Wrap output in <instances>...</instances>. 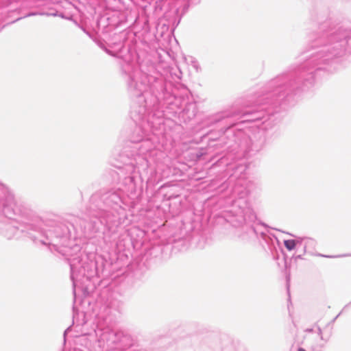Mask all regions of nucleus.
Listing matches in <instances>:
<instances>
[{
    "label": "nucleus",
    "mask_w": 351,
    "mask_h": 351,
    "mask_svg": "<svg viewBox=\"0 0 351 351\" xmlns=\"http://www.w3.org/2000/svg\"><path fill=\"white\" fill-rule=\"evenodd\" d=\"M5 200L0 213L13 220L0 223V234L8 239L25 233L36 245H45L66 257L70 265L73 294L75 289L89 281L95 269V263L71 239L69 227L53 219H43L28 205L15 199L12 193L2 191Z\"/></svg>",
    "instance_id": "f257e3e1"
},
{
    "label": "nucleus",
    "mask_w": 351,
    "mask_h": 351,
    "mask_svg": "<svg viewBox=\"0 0 351 351\" xmlns=\"http://www.w3.org/2000/svg\"><path fill=\"white\" fill-rule=\"evenodd\" d=\"M117 51L110 49H106V51L124 60L121 66L128 90L132 97H136L131 106L130 117L136 124L149 123V129H152L154 121L158 120L160 124V119L163 117L159 96L165 90L164 79L143 73L123 54L125 52L128 53L129 50L122 43H119Z\"/></svg>",
    "instance_id": "f03ea898"
},
{
    "label": "nucleus",
    "mask_w": 351,
    "mask_h": 351,
    "mask_svg": "<svg viewBox=\"0 0 351 351\" xmlns=\"http://www.w3.org/2000/svg\"><path fill=\"white\" fill-rule=\"evenodd\" d=\"M101 198L106 208L90 213V215L97 219H91L96 230L99 229V223L104 226L119 223L120 216L125 214L122 193L120 191H108L103 194Z\"/></svg>",
    "instance_id": "7ed1b4c3"
},
{
    "label": "nucleus",
    "mask_w": 351,
    "mask_h": 351,
    "mask_svg": "<svg viewBox=\"0 0 351 351\" xmlns=\"http://www.w3.org/2000/svg\"><path fill=\"white\" fill-rule=\"evenodd\" d=\"M147 124V128L145 129L144 135L138 138L132 137V143H136L134 147L130 162L127 163L129 169L134 171L136 169H146L148 167V160L147 154L154 148V144L148 138L152 129H149V124Z\"/></svg>",
    "instance_id": "20e7f679"
},
{
    "label": "nucleus",
    "mask_w": 351,
    "mask_h": 351,
    "mask_svg": "<svg viewBox=\"0 0 351 351\" xmlns=\"http://www.w3.org/2000/svg\"><path fill=\"white\" fill-rule=\"evenodd\" d=\"M166 75V78H169L175 82H178L182 78V72L178 68H169Z\"/></svg>",
    "instance_id": "39448f33"
},
{
    "label": "nucleus",
    "mask_w": 351,
    "mask_h": 351,
    "mask_svg": "<svg viewBox=\"0 0 351 351\" xmlns=\"http://www.w3.org/2000/svg\"><path fill=\"white\" fill-rule=\"evenodd\" d=\"M147 128V124H136L134 132L131 136V141L132 142V137L138 138L141 135H144L145 129Z\"/></svg>",
    "instance_id": "423d86ee"
},
{
    "label": "nucleus",
    "mask_w": 351,
    "mask_h": 351,
    "mask_svg": "<svg viewBox=\"0 0 351 351\" xmlns=\"http://www.w3.org/2000/svg\"><path fill=\"white\" fill-rule=\"evenodd\" d=\"M316 241L312 238L306 237L304 245L303 247L305 253L308 249H314L316 246Z\"/></svg>",
    "instance_id": "0eeeda50"
},
{
    "label": "nucleus",
    "mask_w": 351,
    "mask_h": 351,
    "mask_svg": "<svg viewBox=\"0 0 351 351\" xmlns=\"http://www.w3.org/2000/svg\"><path fill=\"white\" fill-rule=\"evenodd\" d=\"M284 245L289 251L293 250L296 247L295 242L293 239L285 240Z\"/></svg>",
    "instance_id": "6e6552de"
},
{
    "label": "nucleus",
    "mask_w": 351,
    "mask_h": 351,
    "mask_svg": "<svg viewBox=\"0 0 351 351\" xmlns=\"http://www.w3.org/2000/svg\"><path fill=\"white\" fill-rule=\"evenodd\" d=\"M191 65L193 66V68L195 69L197 72H199L200 71V66L197 60L195 59L192 60L191 62Z\"/></svg>",
    "instance_id": "1a4fd4ad"
},
{
    "label": "nucleus",
    "mask_w": 351,
    "mask_h": 351,
    "mask_svg": "<svg viewBox=\"0 0 351 351\" xmlns=\"http://www.w3.org/2000/svg\"><path fill=\"white\" fill-rule=\"evenodd\" d=\"M305 239L306 237H298L296 238V239H293L295 242V245H304V242H305Z\"/></svg>",
    "instance_id": "9d476101"
},
{
    "label": "nucleus",
    "mask_w": 351,
    "mask_h": 351,
    "mask_svg": "<svg viewBox=\"0 0 351 351\" xmlns=\"http://www.w3.org/2000/svg\"><path fill=\"white\" fill-rule=\"evenodd\" d=\"M317 256H323V257H326V258H333L345 257V256H348L349 255L348 254H341V255H336V256H329V255H323V254H318Z\"/></svg>",
    "instance_id": "9b49d317"
},
{
    "label": "nucleus",
    "mask_w": 351,
    "mask_h": 351,
    "mask_svg": "<svg viewBox=\"0 0 351 351\" xmlns=\"http://www.w3.org/2000/svg\"><path fill=\"white\" fill-rule=\"evenodd\" d=\"M324 347V344H319V345L313 346H312V350H313V351H322V350H323Z\"/></svg>",
    "instance_id": "f8f14e48"
},
{
    "label": "nucleus",
    "mask_w": 351,
    "mask_h": 351,
    "mask_svg": "<svg viewBox=\"0 0 351 351\" xmlns=\"http://www.w3.org/2000/svg\"><path fill=\"white\" fill-rule=\"evenodd\" d=\"M317 330H318V335H319L320 339H321L322 340L324 341L325 342H327L328 339H326V338H324V337H323V335H322V329H321L319 327H318V329H317Z\"/></svg>",
    "instance_id": "ddd939ff"
},
{
    "label": "nucleus",
    "mask_w": 351,
    "mask_h": 351,
    "mask_svg": "<svg viewBox=\"0 0 351 351\" xmlns=\"http://www.w3.org/2000/svg\"><path fill=\"white\" fill-rule=\"evenodd\" d=\"M125 180H126L127 182H129L130 184H132L133 182H134V178L132 176H131L127 177L125 178Z\"/></svg>",
    "instance_id": "4468645a"
},
{
    "label": "nucleus",
    "mask_w": 351,
    "mask_h": 351,
    "mask_svg": "<svg viewBox=\"0 0 351 351\" xmlns=\"http://www.w3.org/2000/svg\"><path fill=\"white\" fill-rule=\"evenodd\" d=\"M98 197H98V195H93V196L91 197V199H90L91 202H92L93 204L94 202H95Z\"/></svg>",
    "instance_id": "2eb2a0df"
},
{
    "label": "nucleus",
    "mask_w": 351,
    "mask_h": 351,
    "mask_svg": "<svg viewBox=\"0 0 351 351\" xmlns=\"http://www.w3.org/2000/svg\"><path fill=\"white\" fill-rule=\"evenodd\" d=\"M70 329V327L67 328L66 330H65V331L64 332V337L65 338L66 337V334L67 332V331Z\"/></svg>",
    "instance_id": "dca6fc26"
},
{
    "label": "nucleus",
    "mask_w": 351,
    "mask_h": 351,
    "mask_svg": "<svg viewBox=\"0 0 351 351\" xmlns=\"http://www.w3.org/2000/svg\"><path fill=\"white\" fill-rule=\"evenodd\" d=\"M302 255H298L295 256V259H302Z\"/></svg>",
    "instance_id": "f3484780"
},
{
    "label": "nucleus",
    "mask_w": 351,
    "mask_h": 351,
    "mask_svg": "<svg viewBox=\"0 0 351 351\" xmlns=\"http://www.w3.org/2000/svg\"><path fill=\"white\" fill-rule=\"evenodd\" d=\"M36 14L35 13H30L28 14V16H33V15H35Z\"/></svg>",
    "instance_id": "a211bd4d"
},
{
    "label": "nucleus",
    "mask_w": 351,
    "mask_h": 351,
    "mask_svg": "<svg viewBox=\"0 0 351 351\" xmlns=\"http://www.w3.org/2000/svg\"><path fill=\"white\" fill-rule=\"evenodd\" d=\"M308 332H312V331H313V330H312V329H309V330H308Z\"/></svg>",
    "instance_id": "6ab92c4d"
},
{
    "label": "nucleus",
    "mask_w": 351,
    "mask_h": 351,
    "mask_svg": "<svg viewBox=\"0 0 351 351\" xmlns=\"http://www.w3.org/2000/svg\"><path fill=\"white\" fill-rule=\"evenodd\" d=\"M83 30L88 34V32H86V29H83Z\"/></svg>",
    "instance_id": "aec40b11"
}]
</instances>
